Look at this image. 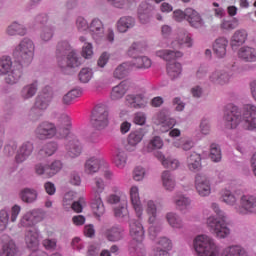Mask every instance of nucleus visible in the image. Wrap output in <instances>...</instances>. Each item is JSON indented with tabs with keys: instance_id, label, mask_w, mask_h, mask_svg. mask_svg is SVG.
Here are the masks:
<instances>
[{
	"instance_id": "nucleus-1",
	"label": "nucleus",
	"mask_w": 256,
	"mask_h": 256,
	"mask_svg": "<svg viewBox=\"0 0 256 256\" xmlns=\"http://www.w3.org/2000/svg\"><path fill=\"white\" fill-rule=\"evenodd\" d=\"M248 131L256 129V106L253 104H246L242 112L239 107L234 104H228L224 111V125L226 129H237L241 125Z\"/></svg>"
},
{
	"instance_id": "nucleus-2",
	"label": "nucleus",
	"mask_w": 256,
	"mask_h": 256,
	"mask_svg": "<svg viewBox=\"0 0 256 256\" xmlns=\"http://www.w3.org/2000/svg\"><path fill=\"white\" fill-rule=\"evenodd\" d=\"M194 249L198 256H247L241 246H229L220 253V249L211 236L202 234L194 239Z\"/></svg>"
},
{
	"instance_id": "nucleus-3",
	"label": "nucleus",
	"mask_w": 256,
	"mask_h": 256,
	"mask_svg": "<svg viewBox=\"0 0 256 256\" xmlns=\"http://www.w3.org/2000/svg\"><path fill=\"white\" fill-rule=\"evenodd\" d=\"M213 211L218 215V218L214 216H210L207 219V226L209 231L218 237V239H225L231 233L229 227H227V220L225 214L221 209H219V205L217 203H212L211 205Z\"/></svg>"
},
{
	"instance_id": "nucleus-4",
	"label": "nucleus",
	"mask_w": 256,
	"mask_h": 256,
	"mask_svg": "<svg viewBox=\"0 0 256 256\" xmlns=\"http://www.w3.org/2000/svg\"><path fill=\"white\" fill-rule=\"evenodd\" d=\"M171 45L174 50H159L156 52V56L168 62L175 61V59H181V57H183V52L176 49H179L181 45L192 47L193 40L189 34L182 33L179 35L178 40L173 41Z\"/></svg>"
},
{
	"instance_id": "nucleus-5",
	"label": "nucleus",
	"mask_w": 256,
	"mask_h": 256,
	"mask_svg": "<svg viewBox=\"0 0 256 256\" xmlns=\"http://www.w3.org/2000/svg\"><path fill=\"white\" fill-rule=\"evenodd\" d=\"M65 55H67L66 59H65ZM56 57H57L58 65L59 67H61V69H65V67L75 68L81 65V60L77 57V54L75 53V51H71V46L67 41L58 43L57 50H56Z\"/></svg>"
},
{
	"instance_id": "nucleus-6",
	"label": "nucleus",
	"mask_w": 256,
	"mask_h": 256,
	"mask_svg": "<svg viewBox=\"0 0 256 256\" xmlns=\"http://www.w3.org/2000/svg\"><path fill=\"white\" fill-rule=\"evenodd\" d=\"M35 55V44L31 39L24 38L13 51V57L21 65H29Z\"/></svg>"
},
{
	"instance_id": "nucleus-7",
	"label": "nucleus",
	"mask_w": 256,
	"mask_h": 256,
	"mask_svg": "<svg viewBox=\"0 0 256 256\" xmlns=\"http://www.w3.org/2000/svg\"><path fill=\"white\" fill-rule=\"evenodd\" d=\"M146 47L147 44H145V42H134L129 47L128 55L133 57L130 67H136V69H149V67H151V59H149L147 56L136 57V55H139V53H143Z\"/></svg>"
},
{
	"instance_id": "nucleus-8",
	"label": "nucleus",
	"mask_w": 256,
	"mask_h": 256,
	"mask_svg": "<svg viewBox=\"0 0 256 256\" xmlns=\"http://www.w3.org/2000/svg\"><path fill=\"white\" fill-rule=\"evenodd\" d=\"M53 99V90L51 87L46 86L36 98L34 107L31 109V115L41 117L43 111L49 107V103Z\"/></svg>"
},
{
	"instance_id": "nucleus-9",
	"label": "nucleus",
	"mask_w": 256,
	"mask_h": 256,
	"mask_svg": "<svg viewBox=\"0 0 256 256\" xmlns=\"http://www.w3.org/2000/svg\"><path fill=\"white\" fill-rule=\"evenodd\" d=\"M91 123L95 129H105L109 125V110L105 105H97L92 112Z\"/></svg>"
},
{
	"instance_id": "nucleus-10",
	"label": "nucleus",
	"mask_w": 256,
	"mask_h": 256,
	"mask_svg": "<svg viewBox=\"0 0 256 256\" xmlns=\"http://www.w3.org/2000/svg\"><path fill=\"white\" fill-rule=\"evenodd\" d=\"M21 214V206L14 205L10 210V219L9 212L7 210H0V231H5L7 229V225L10 223H16L19 215Z\"/></svg>"
},
{
	"instance_id": "nucleus-11",
	"label": "nucleus",
	"mask_w": 256,
	"mask_h": 256,
	"mask_svg": "<svg viewBox=\"0 0 256 256\" xmlns=\"http://www.w3.org/2000/svg\"><path fill=\"white\" fill-rule=\"evenodd\" d=\"M35 135L42 141L53 139L57 135V126L49 121H44L37 126Z\"/></svg>"
},
{
	"instance_id": "nucleus-12",
	"label": "nucleus",
	"mask_w": 256,
	"mask_h": 256,
	"mask_svg": "<svg viewBox=\"0 0 256 256\" xmlns=\"http://www.w3.org/2000/svg\"><path fill=\"white\" fill-rule=\"evenodd\" d=\"M43 221V215L39 210H30L23 214L19 220V227H33Z\"/></svg>"
},
{
	"instance_id": "nucleus-13",
	"label": "nucleus",
	"mask_w": 256,
	"mask_h": 256,
	"mask_svg": "<svg viewBox=\"0 0 256 256\" xmlns=\"http://www.w3.org/2000/svg\"><path fill=\"white\" fill-rule=\"evenodd\" d=\"M195 188L200 197H209L211 195V182L205 175H196Z\"/></svg>"
},
{
	"instance_id": "nucleus-14",
	"label": "nucleus",
	"mask_w": 256,
	"mask_h": 256,
	"mask_svg": "<svg viewBox=\"0 0 256 256\" xmlns=\"http://www.w3.org/2000/svg\"><path fill=\"white\" fill-rule=\"evenodd\" d=\"M241 207L237 208L239 215H247V213H256V197L244 195L240 200Z\"/></svg>"
},
{
	"instance_id": "nucleus-15",
	"label": "nucleus",
	"mask_w": 256,
	"mask_h": 256,
	"mask_svg": "<svg viewBox=\"0 0 256 256\" xmlns=\"http://www.w3.org/2000/svg\"><path fill=\"white\" fill-rule=\"evenodd\" d=\"M130 203L134 209L138 219H141L143 215V204L141 203V197L139 196V187L132 186L129 190Z\"/></svg>"
},
{
	"instance_id": "nucleus-16",
	"label": "nucleus",
	"mask_w": 256,
	"mask_h": 256,
	"mask_svg": "<svg viewBox=\"0 0 256 256\" xmlns=\"http://www.w3.org/2000/svg\"><path fill=\"white\" fill-rule=\"evenodd\" d=\"M155 123L160 126L162 133H167L177 125V120L169 118L164 112H160L156 115Z\"/></svg>"
},
{
	"instance_id": "nucleus-17",
	"label": "nucleus",
	"mask_w": 256,
	"mask_h": 256,
	"mask_svg": "<svg viewBox=\"0 0 256 256\" xmlns=\"http://www.w3.org/2000/svg\"><path fill=\"white\" fill-rule=\"evenodd\" d=\"M149 100L143 94H129L126 96V105L132 107V109H143L147 107Z\"/></svg>"
},
{
	"instance_id": "nucleus-18",
	"label": "nucleus",
	"mask_w": 256,
	"mask_h": 256,
	"mask_svg": "<svg viewBox=\"0 0 256 256\" xmlns=\"http://www.w3.org/2000/svg\"><path fill=\"white\" fill-rule=\"evenodd\" d=\"M1 241L3 246L0 256H15L17 254V246L15 245V242L11 240L9 235H3Z\"/></svg>"
},
{
	"instance_id": "nucleus-19",
	"label": "nucleus",
	"mask_w": 256,
	"mask_h": 256,
	"mask_svg": "<svg viewBox=\"0 0 256 256\" xmlns=\"http://www.w3.org/2000/svg\"><path fill=\"white\" fill-rule=\"evenodd\" d=\"M229 46V40L225 37L217 38L213 43V51L214 55L218 57V59H223L225 55H227V47Z\"/></svg>"
},
{
	"instance_id": "nucleus-20",
	"label": "nucleus",
	"mask_w": 256,
	"mask_h": 256,
	"mask_svg": "<svg viewBox=\"0 0 256 256\" xmlns=\"http://www.w3.org/2000/svg\"><path fill=\"white\" fill-rule=\"evenodd\" d=\"M130 235L134 241L141 243L145 239V230L139 221L131 220L130 222Z\"/></svg>"
},
{
	"instance_id": "nucleus-21",
	"label": "nucleus",
	"mask_w": 256,
	"mask_h": 256,
	"mask_svg": "<svg viewBox=\"0 0 256 256\" xmlns=\"http://www.w3.org/2000/svg\"><path fill=\"white\" fill-rule=\"evenodd\" d=\"M153 6L147 2H142L138 7V19L142 25H147L151 21Z\"/></svg>"
},
{
	"instance_id": "nucleus-22",
	"label": "nucleus",
	"mask_w": 256,
	"mask_h": 256,
	"mask_svg": "<svg viewBox=\"0 0 256 256\" xmlns=\"http://www.w3.org/2000/svg\"><path fill=\"white\" fill-rule=\"evenodd\" d=\"M123 233H124L123 228L119 226H112L110 228H106L103 232V235L107 239V241L115 243L123 239Z\"/></svg>"
},
{
	"instance_id": "nucleus-23",
	"label": "nucleus",
	"mask_w": 256,
	"mask_h": 256,
	"mask_svg": "<svg viewBox=\"0 0 256 256\" xmlns=\"http://www.w3.org/2000/svg\"><path fill=\"white\" fill-rule=\"evenodd\" d=\"M25 243L30 251H37L39 249V232L37 230L26 231Z\"/></svg>"
},
{
	"instance_id": "nucleus-24",
	"label": "nucleus",
	"mask_w": 256,
	"mask_h": 256,
	"mask_svg": "<svg viewBox=\"0 0 256 256\" xmlns=\"http://www.w3.org/2000/svg\"><path fill=\"white\" fill-rule=\"evenodd\" d=\"M238 58L246 63H255L256 49L249 46H243L238 50Z\"/></svg>"
},
{
	"instance_id": "nucleus-25",
	"label": "nucleus",
	"mask_w": 256,
	"mask_h": 256,
	"mask_svg": "<svg viewBox=\"0 0 256 256\" xmlns=\"http://www.w3.org/2000/svg\"><path fill=\"white\" fill-rule=\"evenodd\" d=\"M103 163V159L99 157H90L86 160L84 165V171L88 175H93L101 169V164Z\"/></svg>"
},
{
	"instance_id": "nucleus-26",
	"label": "nucleus",
	"mask_w": 256,
	"mask_h": 256,
	"mask_svg": "<svg viewBox=\"0 0 256 256\" xmlns=\"http://www.w3.org/2000/svg\"><path fill=\"white\" fill-rule=\"evenodd\" d=\"M186 20L191 25V27H195V29H199V27H203V19L199 12L193 10L192 8H186Z\"/></svg>"
},
{
	"instance_id": "nucleus-27",
	"label": "nucleus",
	"mask_w": 256,
	"mask_h": 256,
	"mask_svg": "<svg viewBox=\"0 0 256 256\" xmlns=\"http://www.w3.org/2000/svg\"><path fill=\"white\" fill-rule=\"evenodd\" d=\"M117 31L119 33H127L129 29H133L135 27V18L131 16H124L121 17L116 24Z\"/></svg>"
},
{
	"instance_id": "nucleus-28",
	"label": "nucleus",
	"mask_w": 256,
	"mask_h": 256,
	"mask_svg": "<svg viewBox=\"0 0 256 256\" xmlns=\"http://www.w3.org/2000/svg\"><path fill=\"white\" fill-rule=\"evenodd\" d=\"M229 79V74L221 70H215L209 75V80L214 85H225V83H229Z\"/></svg>"
},
{
	"instance_id": "nucleus-29",
	"label": "nucleus",
	"mask_w": 256,
	"mask_h": 256,
	"mask_svg": "<svg viewBox=\"0 0 256 256\" xmlns=\"http://www.w3.org/2000/svg\"><path fill=\"white\" fill-rule=\"evenodd\" d=\"M33 153V144L30 142H26L22 144V146L19 148L17 155H16V162L17 163H23V161H26L27 158Z\"/></svg>"
},
{
	"instance_id": "nucleus-30",
	"label": "nucleus",
	"mask_w": 256,
	"mask_h": 256,
	"mask_svg": "<svg viewBox=\"0 0 256 256\" xmlns=\"http://www.w3.org/2000/svg\"><path fill=\"white\" fill-rule=\"evenodd\" d=\"M189 171H199L201 169V154L197 152L191 153L186 160Z\"/></svg>"
},
{
	"instance_id": "nucleus-31",
	"label": "nucleus",
	"mask_w": 256,
	"mask_h": 256,
	"mask_svg": "<svg viewBox=\"0 0 256 256\" xmlns=\"http://www.w3.org/2000/svg\"><path fill=\"white\" fill-rule=\"evenodd\" d=\"M127 91H129V85L127 84V82H121L119 85L112 88L111 99L113 101L123 99Z\"/></svg>"
},
{
	"instance_id": "nucleus-32",
	"label": "nucleus",
	"mask_w": 256,
	"mask_h": 256,
	"mask_svg": "<svg viewBox=\"0 0 256 256\" xmlns=\"http://www.w3.org/2000/svg\"><path fill=\"white\" fill-rule=\"evenodd\" d=\"M91 209L96 217L103 216L105 214V204L103 203V199L101 197H92Z\"/></svg>"
},
{
	"instance_id": "nucleus-33",
	"label": "nucleus",
	"mask_w": 256,
	"mask_h": 256,
	"mask_svg": "<svg viewBox=\"0 0 256 256\" xmlns=\"http://www.w3.org/2000/svg\"><path fill=\"white\" fill-rule=\"evenodd\" d=\"M93 39H100V37L103 36V33H105V28L103 27V22L99 19L92 20L90 27H89Z\"/></svg>"
},
{
	"instance_id": "nucleus-34",
	"label": "nucleus",
	"mask_w": 256,
	"mask_h": 256,
	"mask_svg": "<svg viewBox=\"0 0 256 256\" xmlns=\"http://www.w3.org/2000/svg\"><path fill=\"white\" fill-rule=\"evenodd\" d=\"M143 137H145V130L140 128L138 130L132 131L128 135V145H130L131 147H137V145H139V143L143 141Z\"/></svg>"
},
{
	"instance_id": "nucleus-35",
	"label": "nucleus",
	"mask_w": 256,
	"mask_h": 256,
	"mask_svg": "<svg viewBox=\"0 0 256 256\" xmlns=\"http://www.w3.org/2000/svg\"><path fill=\"white\" fill-rule=\"evenodd\" d=\"M156 157L161 161L165 169H172V171H175V169L179 168L180 163L177 159L165 158V155H163L161 152H157Z\"/></svg>"
},
{
	"instance_id": "nucleus-36",
	"label": "nucleus",
	"mask_w": 256,
	"mask_h": 256,
	"mask_svg": "<svg viewBox=\"0 0 256 256\" xmlns=\"http://www.w3.org/2000/svg\"><path fill=\"white\" fill-rule=\"evenodd\" d=\"M21 75H23V71H21V65L18 67H13V69L6 74L5 82L8 85H15V83L21 79Z\"/></svg>"
},
{
	"instance_id": "nucleus-37",
	"label": "nucleus",
	"mask_w": 256,
	"mask_h": 256,
	"mask_svg": "<svg viewBox=\"0 0 256 256\" xmlns=\"http://www.w3.org/2000/svg\"><path fill=\"white\" fill-rule=\"evenodd\" d=\"M174 205L178 211H187L191 207V199L185 195L174 197Z\"/></svg>"
},
{
	"instance_id": "nucleus-38",
	"label": "nucleus",
	"mask_w": 256,
	"mask_h": 256,
	"mask_svg": "<svg viewBox=\"0 0 256 256\" xmlns=\"http://www.w3.org/2000/svg\"><path fill=\"white\" fill-rule=\"evenodd\" d=\"M66 149L68 151L69 157L75 158L81 155L83 148L81 147L79 140H72L67 144Z\"/></svg>"
},
{
	"instance_id": "nucleus-39",
	"label": "nucleus",
	"mask_w": 256,
	"mask_h": 256,
	"mask_svg": "<svg viewBox=\"0 0 256 256\" xmlns=\"http://www.w3.org/2000/svg\"><path fill=\"white\" fill-rule=\"evenodd\" d=\"M7 35H20L23 37V35L27 34V28H25L22 24H19L17 22H13L10 24L6 29Z\"/></svg>"
},
{
	"instance_id": "nucleus-40",
	"label": "nucleus",
	"mask_w": 256,
	"mask_h": 256,
	"mask_svg": "<svg viewBox=\"0 0 256 256\" xmlns=\"http://www.w3.org/2000/svg\"><path fill=\"white\" fill-rule=\"evenodd\" d=\"M112 162L118 169H123L127 165V154L123 150H117L113 155Z\"/></svg>"
},
{
	"instance_id": "nucleus-41",
	"label": "nucleus",
	"mask_w": 256,
	"mask_h": 256,
	"mask_svg": "<svg viewBox=\"0 0 256 256\" xmlns=\"http://www.w3.org/2000/svg\"><path fill=\"white\" fill-rule=\"evenodd\" d=\"M20 199L24 203H33L34 201H37V190L31 188L21 190Z\"/></svg>"
},
{
	"instance_id": "nucleus-42",
	"label": "nucleus",
	"mask_w": 256,
	"mask_h": 256,
	"mask_svg": "<svg viewBox=\"0 0 256 256\" xmlns=\"http://www.w3.org/2000/svg\"><path fill=\"white\" fill-rule=\"evenodd\" d=\"M245 41H247V31L243 29L237 30L231 38V46L239 47V45H243Z\"/></svg>"
},
{
	"instance_id": "nucleus-43",
	"label": "nucleus",
	"mask_w": 256,
	"mask_h": 256,
	"mask_svg": "<svg viewBox=\"0 0 256 256\" xmlns=\"http://www.w3.org/2000/svg\"><path fill=\"white\" fill-rule=\"evenodd\" d=\"M105 191V181L102 178H94V183L92 185V197H101V193Z\"/></svg>"
},
{
	"instance_id": "nucleus-44",
	"label": "nucleus",
	"mask_w": 256,
	"mask_h": 256,
	"mask_svg": "<svg viewBox=\"0 0 256 256\" xmlns=\"http://www.w3.org/2000/svg\"><path fill=\"white\" fill-rule=\"evenodd\" d=\"M13 69V61L11 57L3 56L0 58V75H7Z\"/></svg>"
},
{
	"instance_id": "nucleus-45",
	"label": "nucleus",
	"mask_w": 256,
	"mask_h": 256,
	"mask_svg": "<svg viewBox=\"0 0 256 256\" xmlns=\"http://www.w3.org/2000/svg\"><path fill=\"white\" fill-rule=\"evenodd\" d=\"M131 67L130 63H122L120 64L113 73V77L115 79H125L127 77V73H129V68Z\"/></svg>"
},
{
	"instance_id": "nucleus-46",
	"label": "nucleus",
	"mask_w": 256,
	"mask_h": 256,
	"mask_svg": "<svg viewBox=\"0 0 256 256\" xmlns=\"http://www.w3.org/2000/svg\"><path fill=\"white\" fill-rule=\"evenodd\" d=\"M162 183L167 191H173L175 189V178L171 176L169 171L162 173Z\"/></svg>"
},
{
	"instance_id": "nucleus-47",
	"label": "nucleus",
	"mask_w": 256,
	"mask_h": 256,
	"mask_svg": "<svg viewBox=\"0 0 256 256\" xmlns=\"http://www.w3.org/2000/svg\"><path fill=\"white\" fill-rule=\"evenodd\" d=\"M35 93H37V82L24 86L21 90V97L22 99H31Z\"/></svg>"
},
{
	"instance_id": "nucleus-48",
	"label": "nucleus",
	"mask_w": 256,
	"mask_h": 256,
	"mask_svg": "<svg viewBox=\"0 0 256 256\" xmlns=\"http://www.w3.org/2000/svg\"><path fill=\"white\" fill-rule=\"evenodd\" d=\"M166 219L170 226H172L174 229H181L183 227V220L179 215L170 212L166 215Z\"/></svg>"
},
{
	"instance_id": "nucleus-49",
	"label": "nucleus",
	"mask_w": 256,
	"mask_h": 256,
	"mask_svg": "<svg viewBox=\"0 0 256 256\" xmlns=\"http://www.w3.org/2000/svg\"><path fill=\"white\" fill-rule=\"evenodd\" d=\"M167 73L171 79H177L181 75V63L173 62L167 64Z\"/></svg>"
},
{
	"instance_id": "nucleus-50",
	"label": "nucleus",
	"mask_w": 256,
	"mask_h": 256,
	"mask_svg": "<svg viewBox=\"0 0 256 256\" xmlns=\"http://www.w3.org/2000/svg\"><path fill=\"white\" fill-rule=\"evenodd\" d=\"M146 212L149 215V223H155V219H157V205H155L153 200L146 202Z\"/></svg>"
},
{
	"instance_id": "nucleus-51",
	"label": "nucleus",
	"mask_w": 256,
	"mask_h": 256,
	"mask_svg": "<svg viewBox=\"0 0 256 256\" xmlns=\"http://www.w3.org/2000/svg\"><path fill=\"white\" fill-rule=\"evenodd\" d=\"M82 92L79 89H73L69 91L66 95L63 97V103L64 105H71L75 99L78 97H81Z\"/></svg>"
},
{
	"instance_id": "nucleus-52",
	"label": "nucleus",
	"mask_w": 256,
	"mask_h": 256,
	"mask_svg": "<svg viewBox=\"0 0 256 256\" xmlns=\"http://www.w3.org/2000/svg\"><path fill=\"white\" fill-rule=\"evenodd\" d=\"M59 146L55 142H49L46 145L43 146V148L40 150L41 155H46L47 157H51V155H54V153L57 151Z\"/></svg>"
},
{
	"instance_id": "nucleus-53",
	"label": "nucleus",
	"mask_w": 256,
	"mask_h": 256,
	"mask_svg": "<svg viewBox=\"0 0 256 256\" xmlns=\"http://www.w3.org/2000/svg\"><path fill=\"white\" fill-rule=\"evenodd\" d=\"M210 159H212L214 163H219V161H221V148H219V145L211 144Z\"/></svg>"
},
{
	"instance_id": "nucleus-54",
	"label": "nucleus",
	"mask_w": 256,
	"mask_h": 256,
	"mask_svg": "<svg viewBox=\"0 0 256 256\" xmlns=\"http://www.w3.org/2000/svg\"><path fill=\"white\" fill-rule=\"evenodd\" d=\"M222 201L226 203V205H234L237 203V198L230 190H223Z\"/></svg>"
},
{
	"instance_id": "nucleus-55",
	"label": "nucleus",
	"mask_w": 256,
	"mask_h": 256,
	"mask_svg": "<svg viewBox=\"0 0 256 256\" xmlns=\"http://www.w3.org/2000/svg\"><path fill=\"white\" fill-rule=\"evenodd\" d=\"M87 205V202L83 197H80L77 201H74L70 209L74 211V213H83V208Z\"/></svg>"
},
{
	"instance_id": "nucleus-56",
	"label": "nucleus",
	"mask_w": 256,
	"mask_h": 256,
	"mask_svg": "<svg viewBox=\"0 0 256 256\" xmlns=\"http://www.w3.org/2000/svg\"><path fill=\"white\" fill-rule=\"evenodd\" d=\"M174 147L178 149H183L184 151H189L193 149V141L187 139H180L174 142Z\"/></svg>"
},
{
	"instance_id": "nucleus-57",
	"label": "nucleus",
	"mask_w": 256,
	"mask_h": 256,
	"mask_svg": "<svg viewBox=\"0 0 256 256\" xmlns=\"http://www.w3.org/2000/svg\"><path fill=\"white\" fill-rule=\"evenodd\" d=\"M149 151H154V149H163V139L159 136H154L148 143Z\"/></svg>"
},
{
	"instance_id": "nucleus-58",
	"label": "nucleus",
	"mask_w": 256,
	"mask_h": 256,
	"mask_svg": "<svg viewBox=\"0 0 256 256\" xmlns=\"http://www.w3.org/2000/svg\"><path fill=\"white\" fill-rule=\"evenodd\" d=\"M108 3H111V5L118 9H123L125 7H131L135 3V0H108Z\"/></svg>"
},
{
	"instance_id": "nucleus-59",
	"label": "nucleus",
	"mask_w": 256,
	"mask_h": 256,
	"mask_svg": "<svg viewBox=\"0 0 256 256\" xmlns=\"http://www.w3.org/2000/svg\"><path fill=\"white\" fill-rule=\"evenodd\" d=\"M237 27H239V21L237 19L224 20L221 23V29H225L226 31H233V29H237Z\"/></svg>"
},
{
	"instance_id": "nucleus-60",
	"label": "nucleus",
	"mask_w": 256,
	"mask_h": 256,
	"mask_svg": "<svg viewBox=\"0 0 256 256\" xmlns=\"http://www.w3.org/2000/svg\"><path fill=\"white\" fill-rule=\"evenodd\" d=\"M93 77V72L89 68H83L79 73L81 83H89Z\"/></svg>"
},
{
	"instance_id": "nucleus-61",
	"label": "nucleus",
	"mask_w": 256,
	"mask_h": 256,
	"mask_svg": "<svg viewBox=\"0 0 256 256\" xmlns=\"http://www.w3.org/2000/svg\"><path fill=\"white\" fill-rule=\"evenodd\" d=\"M61 169H63V163L59 160H55L51 165H48L49 175H56V173H59Z\"/></svg>"
},
{
	"instance_id": "nucleus-62",
	"label": "nucleus",
	"mask_w": 256,
	"mask_h": 256,
	"mask_svg": "<svg viewBox=\"0 0 256 256\" xmlns=\"http://www.w3.org/2000/svg\"><path fill=\"white\" fill-rule=\"evenodd\" d=\"M75 199V193L73 192H67L64 195L63 199V207L64 209H71V205H73V200Z\"/></svg>"
},
{
	"instance_id": "nucleus-63",
	"label": "nucleus",
	"mask_w": 256,
	"mask_h": 256,
	"mask_svg": "<svg viewBox=\"0 0 256 256\" xmlns=\"http://www.w3.org/2000/svg\"><path fill=\"white\" fill-rule=\"evenodd\" d=\"M82 57L84 59H91L93 57V45L91 43H85L82 48Z\"/></svg>"
},
{
	"instance_id": "nucleus-64",
	"label": "nucleus",
	"mask_w": 256,
	"mask_h": 256,
	"mask_svg": "<svg viewBox=\"0 0 256 256\" xmlns=\"http://www.w3.org/2000/svg\"><path fill=\"white\" fill-rule=\"evenodd\" d=\"M59 123L60 125H62V127H64L66 131H69V129H71V117H69V115L62 114L59 117Z\"/></svg>"
}]
</instances>
